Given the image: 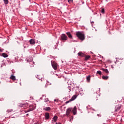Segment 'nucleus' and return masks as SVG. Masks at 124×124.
<instances>
[{
	"label": "nucleus",
	"mask_w": 124,
	"mask_h": 124,
	"mask_svg": "<svg viewBox=\"0 0 124 124\" xmlns=\"http://www.w3.org/2000/svg\"><path fill=\"white\" fill-rule=\"evenodd\" d=\"M67 39H68V37H67V36H66L65 34L62 33L61 35L60 40H61V41H66Z\"/></svg>",
	"instance_id": "obj_2"
},
{
	"label": "nucleus",
	"mask_w": 124,
	"mask_h": 124,
	"mask_svg": "<svg viewBox=\"0 0 124 124\" xmlns=\"http://www.w3.org/2000/svg\"><path fill=\"white\" fill-rule=\"evenodd\" d=\"M93 23H94V22H93V21L91 22V24Z\"/></svg>",
	"instance_id": "obj_36"
},
{
	"label": "nucleus",
	"mask_w": 124,
	"mask_h": 124,
	"mask_svg": "<svg viewBox=\"0 0 124 124\" xmlns=\"http://www.w3.org/2000/svg\"><path fill=\"white\" fill-rule=\"evenodd\" d=\"M4 2V4L6 5V4H8V0H3Z\"/></svg>",
	"instance_id": "obj_23"
},
{
	"label": "nucleus",
	"mask_w": 124,
	"mask_h": 124,
	"mask_svg": "<svg viewBox=\"0 0 124 124\" xmlns=\"http://www.w3.org/2000/svg\"><path fill=\"white\" fill-rule=\"evenodd\" d=\"M49 118H50V114H49L48 112H46L45 115V120H49Z\"/></svg>",
	"instance_id": "obj_9"
},
{
	"label": "nucleus",
	"mask_w": 124,
	"mask_h": 124,
	"mask_svg": "<svg viewBox=\"0 0 124 124\" xmlns=\"http://www.w3.org/2000/svg\"><path fill=\"white\" fill-rule=\"evenodd\" d=\"M57 120H58V116L55 115L53 118V121L56 123V122H57Z\"/></svg>",
	"instance_id": "obj_16"
},
{
	"label": "nucleus",
	"mask_w": 124,
	"mask_h": 124,
	"mask_svg": "<svg viewBox=\"0 0 124 124\" xmlns=\"http://www.w3.org/2000/svg\"><path fill=\"white\" fill-rule=\"evenodd\" d=\"M1 52H2V50L0 48V53H1Z\"/></svg>",
	"instance_id": "obj_33"
},
{
	"label": "nucleus",
	"mask_w": 124,
	"mask_h": 124,
	"mask_svg": "<svg viewBox=\"0 0 124 124\" xmlns=\"http://www.w3.org/2000/svg\"><path fill=\"white\" fill-rule=\"evenodd\" d=\"M34 110V108L32 106H30V108L27 109V110H24L25 113H28L29 112H31V111H33Z\"/></svg>",
	"instance_id": "obj_5"
},
{
	"label": "nucleus",
	"mask_w": 124,
	"mask_h": 124,
	"mask_svg": "<svg viewBox=\"0 0 124 124\" xmlns=\"http://www.w3.org/2000/svg\"><path fill=\"white\" fill-rule=\"evenodd\" d=\"M45 111H46V112H48L51 110V108L48 107H46L44 108L43 109Z\"/></svg>",
	"instance_id": "obj_13"
},
{
	"label": "nucleus",
	"mask_w": 124,
	"mask_h": 124,
	"mask_svg": "<svg viewBox=\"0 0 124 124\" xmlns=\"http://www.w3.org/2000/svg\"><path fill=\"white\" fill-rule=\"evenodd\" d=\"M23 47H24V48H28V47H29V46L26 44H24Z\"/></svg>",
	"instance_id": "obj_26"
},
{
	"label": "nucleus",
	"mask_w": 124,
	"mask_h": 124,
	"mask_svg": "<svg viewBox=\"0 0 124 124\" xmlns=\"http://www.w3.org/2000/svg\"><path fill=\"white\" fill-rule=\"evenodd\" d=\"M30 44H34V43H35V42H34L33 39H31L30 40Z\"/></svg>",
	"instance_id": "obj_19"
},
{
	"label": "nucleus",
	"mask_w": 124,
	"mask_h": 124,
	"mask_svg": "<svg viewBox=\"0 0 124 124\" xmlns=\"http://www.w3.org/2000/svg\"><path fill=\"white\" fill-rule=\"evenodd\" d=\"M99 92H100V88H99Z\"/></svg>",
	"instance_id": "obj_37"
},
{
	"label": "nucleus",
	"mask_w": 124,
	"mask_h": 124,
	"mask_svg": "<svg viewBox=\"0 0 124 124\" xmlns=\"http://www.w3.org/2000/svg\"><path fill=\"white\" fill-rule=\"evenodd\" d=\"M103 71H104L107 74H109V71L107 69H102Z\"/></svg>",
	"instance_id": "obj_18"
},
{
	"label": "nucleus",
	"mask_w": 124,
	"mask_h": 124,
	"mask_svg": "<svg viewBox=\"0 0 124 124\" xmlns=\"http://www.w3.org/2000/svg\"><path fill=\"white\" fill-rule=\"evenodd\" d=\"M51 65H52L53 68L55 70H57V69H58V63L57 62H54L53 61H51Z\"/></svg>",
	"instance_id": "obj_3"
},
{
	"label": "nucleus",
	"mask_w": 124,
	"mask_h": 124,
	"mask_svg": "<svg viewBox=\"0 0 124 124\" xmlns=\"http://www.w3.org/2000/svg\"><path fill=\"white\" fill-rule=\"evenodd\" d=\"M97 74H99V75H101L102 74V72L101 71H97L96 72Z\"/></svg>",
	"instance_id": "obj_24"
},
{
	"label": "nucleus",
	"mask_w": 124,
	"mask_h": 124,
	"mask_svg": "<svg viewBox=\"0 0 124 124\" xmlns=\"http://www.w3.org/2000/svg\"><path fill=\"white\" fill-rule=\"evenodd\" d=\"M86 80L88 83H90V81H91V76L89 75L86 77Z\"/></svg>",
	"instance_id": "obj_15"
},
{
	"label": "nucleus",
	"mask_w": 124,
	"mask_h": 124,
	"mask_svg": "<svg viewBox=\"0 0 124 124\" xmlns=\"http://www.w3.org/2000/svg\"><path fill=\"white\" fill-rule=\"evenodd\" d=\"M108 78H109V77H108V76H103L102 77V79H103L104 80H107V79H108Z\"/></svg>",
	"instance_id": "obj_21"
},
{
	"label": "nucleus",
	"mask_w": 124,
	"mask_h": 124,
	"mask_svg": "<svg viewBox=\"0 0 124 124\" xmlns=\"http://www.w3.org/2000/svg\"><path fill=\"white\" fill-rule=\"evenodd\" d=\"M78 57H84L85 56V54H84L83 52H78Z\"/></svg>",
	"instance_id": "obj_12"
},
{
	"label": "nucleus",
	"mask_w": 124,
	"mask_h": 124,
	"mask_svg": "<svg viewBox=\"0 0 124 124\" xmlns=\"http://www.w3.org/2000/svg\"><path fill=\"white\" fill-rule=\"evenodd\" d=\"M72 112L74 115H76L77 113V108H76V106H75L74 108L72 109Z\"/></svg>",
	"instance_id": "obj_8"
},
{
	"label": "nucleus",
	"mask_w": 124,
	"mask_h": 124,
	"mask_svg": "<svg viewBox=\"0 0 124 124\" xmlns=\"http://www.w3.org/2000/svg\"><path fill=\"white\" fill-rule=\"evenodd\" d=\"M36 78H37V79H39V80H41V78H40L39 77H36Z\"/></svg>",
	"instance_id": "obj_31"
},
{
	"label": "nucleus",
	"mask_w": 124,
	"mask_h": 124,
	"mask_svg": "<svg viewBox=\"0 0 124 124\" xmlns=\"http://www.w3.org/2000/svg\"><path fill=\"white\" fill-rule=\"evenodd\" d=\"M40 99H42V97H41L40 98Z\"/></svg>",
	"instance_id": "obj_39"
},
{
	"label": "nucleus",
	"mask_w": 124,
	"mask_h": 124,
	"mask_svg": "<svg viewBox=\"0 0 124 124\" xmlns=\"http://www.w3.org/2000/svg\"><path fill=\"white\" fill-rule=\"evenodd\" d=\"M47 85H51V83H50L49 81H47Z\"/></svg>",
	"instance_id": "obj_32"
},
{
	"label": "nucleus",
	"mask_w": 124,
	"mask_h": 124,
	"mask_svg": "<svg viewBox=\"0 0 124 124\" xmlns=\"http://www.w3.org/2000/svg\"><path fill=\"white\" fill-rule=\"evenodd\" d=\"M81 2H82V4H84V1H81Z\"/></svg>",
	"instance_id": "obj_35"
},
{
	"label": "nucleus",
	"mask_w": 124,
	"mask_h": 124,
	"mask_svg": "<svg viewBox=\"0 0 124 124\" xmlns=\"http://www.w3.org/2000/svg\"><path fill=\"white\" fill-rule=\"evenodd\" d=\"M43 96H45V95H44Z\"/></svg>",
	"instance_id": "obj_44"
},
{
	"label": "nucleus",
	"mask_w": 124,
	"mask_h": 124,
	"mask_svg": "<svg viewBox=\"0 0 124 124\" xmlns=\"http://www.w3.org/2000/svg\"><path fill=\"white\" fill-rule=\"evenodd\" d=\"M72 110V108H69L66 109V116H69V114H70V112H71Z\"/></svg>",
	"instance_id": "obj_7"
},
{
	"label": "nucleus",
	"mask_w": 124,
	"mask_h": 124,
	"mask_svg": "<svg viewBox=\"0 0 124 124\" xmlns=\"http://www.w3.org/2000/svg\"><path fill=\"white\" fill-rule=\"evenodd\" d=\"M0 124H1L0 123Z\"/></svg>",
	"instance_id": "obj_45"
},
{
	"label": "nucleus",
	"mask_w": 124,
	"mask_h": 124,
	"mask_svg": "<svg viewBox=\"0 0 124 124\" xmlns=\"http://www.w3.org/2000/svg\"><path fill=\"white\" fill-rule=\"evenodd\" d=\"M115 112H118L120 111V110L121 109V108H122V105L121 104L118 105L115 107Z\"/></svg>",
	"instance_id": "obj_6"
},
{
	"label": "nucleus",
	"mask_w": 124,
	"mask_h": 124,
	"mask_svg": "<svg viewBox=\"0 0 124 124\" xmlns=\"http://www.w3.org/2000/svg\"><path fill=\"white\" fill-rule=\"evenodd\" d=\"M4 65H5V63H2L1 64V66H0L1 68L3 66H4Z\"/></svg>",
	"instance_id": "obj_27"
},
{
	"label": "nucleus",
	"mask_w": 124,
	"mask_h": 124,
	"mask_svg": "<svg viewBox=\"0 0 124 124\" xmlns=\"http://www.w3.org/2000/svg\"><path fill=\"white\" fill-rule=\"evenodd\" d=\"M77 97V95H74L69 100V101H67L66 102V104H67V103H69V102H71V101H73V100H75Z\"/></svg>",
	"instance_id": "obj_4"
},
{
	"label": "nucleus",
	"mask_w": 124,
	"mask_h": 124,
	"mask_svg": "<svg viewBox=\"0 0 124 124\" xmlns=\"http://www.w3.org/2000/svg\"><path fill=\"white\" fill-rule=\"evenodd\" d=\"M12 112H13V109H8L6 111V113H7V114H8L9 115H10V114H11Z\"/></svg>",
	"instance_id": "obj_11"
},
{
	"label": "nucleus",
	"mask_w": 124,
	"mask_h": 124,
	"mask_svg": "<svg viewBox=\"0 0 124 124\" xmlns=\"http://www.w3.org/2000/svg\"><path fill=\"white\" fill-rule=\"evenodd\" d=\"M76 35L80 40L83 41V40H85V34L81 33V31H78L76 32Z\"/></svg>",
	"instance_id": "obj_1"
},
{
	"label": "nucleus",
	"mask_w": 124,
	"mask_h": 124,
	"mask_svg": "<svg viewBox=\"0 0 124 124\" xmlns=\"http://www.w3.org/2000/svg\"><path fill=\"white\" fill-rule=\"evenodd\" d=\"M30 2H31V0H29Z\"/></svg>",
	"instance_id": "obj_43"
},
{
	"label": "nucleus",
	"mask_w": 124,
	"mask_h": 124,
	"mask_svg": "<svg viewBox=\"0 0 124 124\" xmlns=\"http://www.w3.org/2000/svg\"><path fill=\"white\" fill-rule=\"evenodd\" d=\"M56 100H56V99H54V101H56Z\"/></svg>",
	"instance_id": "obj_40"
},
{
	"label": "nucleus",
	"mask_w": 124,
	"mask_h": 124,
	"mask_svg": "<svg viewBox=\"0 0 124 124\" xmlns=\"http://www.w3.org/2000/svg\"><path fill=\"white\" fill-rule=\"evenodd\" d=\"M85 61H88L91 58V56L90 55H85Z\"/></svg>",
	"instance_id": "obj_20"
},
{
	"label": "nucleus",
	"mask_w": 124,
	"mask_h": 124,
	"mask_svg": "<svg viewBox=\"0 0 124 124\" xmlns=\"http://www.w3.org/2000/svg\"><path fill=\"white\" fill-rule=\"evenodd\" d=\"M68 37L70 38V39H73V38L72 37V35L71 34V33L70 32H66Z\"/></svg>",
	"instance_id": "obj_10"
},
{
	"label": "nucleus",
	"mask_w": 124,
	"mask_h": 124,
	"mask_svg": "<svg viewBox=\"0 0 124 124\" xmlns=\"http://www.w3.org/2000/svg\"><path fill=\"white\" fill-rule=\"evenodd\" d=\"M49 101V99L47 98H45V102H48Z\"/></svg>",
	"instance_id": "obj_29"
},
{
	"label": "nucleus",
	"mask_w": 124,
	"mask_h": 124,
	"mask_svg": "<svg viewBox=\"0 0 124 124\" xmlns=\"http://www.w3.org/2000/svg\"><path fill=\"white\" fill-rule=\"evenodd\" d=\"M68 89L69 90L68 91L69 93H70V92H71V87H70V86H68Z\"/></svg>",
	"instance_id": "obj_28"
},
{
	"label": "nucleus",
	"mask_w": 124,
	"mask_h": 124,
	"mask_svg": "<svg viewBox=\"0 0 124 124\" xmlns=\"http://www.w3.org/2000/svg\"><path fill=\"white\" fill-rule=\"evenodd\" d=\"M2 56L3 57V58H7V57H8V55L5 53H2Z\"/></svg>",
	"instance_id": "obj_17"
},
{
	"label": "nucleus",
	"mask_w": 124,
	"mask_h": 124,
	"mask_svg": "<svg viewBox=\"0 0 124 124\" xmlns=\"http://www.w3.org/2000/svg\"><path fill=\"white\" fill-rule=\"evenodd\" d=\"M56 124H62L61 123H56Z\"/></svg>",
	"instance_id": "obj_34"
},
{
	"label": "nucleus",
	"mask_w": 124,
	"mask_h": 124,
	"mask_svg": "<svg viewBox=\"0 0 124 124\" xmlns=\"http://www.w3.org/2000/svg\"><path fill=\"white\" fill-rule=\"evenodd\" d=\"M4 62V61H2V62Z\"/></svg>",
	"instance_id": "obj_41"
},
{
	"label": "nucleus",
	"mask_w": 124,
	"mask_h": 124,
	"mask_svg": "<svg viewBox=\"0 0 124 124\" xmlns=\"http://www.w3.org/2000/svg\"><path fill=\"white\" fill-rule=\"evenodd\" d=\"M10 78L13 81H15V80H16V77H15V76L11 75Z\"/></svg>",
	"instance_id": "obj_14"
},
{
	"label": "nucleus",
	"mask_w": 124,
	"mask_h": 124,
	"mask_svg": "<svg viewBox=\"0 0 124 124\" xmlns=\"http://www.w3.org/2000/svg\"><path fill=\"white\" fill-rule=\"evenodd\" d=\"M68 2H69V3L71 4V3H73V0H68Z\"/></svg>",
	"instance_id": "obj_25"
},
{
	"label": "nucleus",
	"mask_w": 124,
	"mask_h": 124,
	"mask_svg": "<svg viewBox=\"0 0 124 124\" xmlns=\"http://www.w3.org/2000/svg\"><path fill=\"white\" fill-rule=\"evenodd\" d=\"M34 124H37V123H34Z\"/></svg>",
	"instance_id": "obj_42"
},
{
	"label": "nucleus",
	"mask_w": 124,
	"mask_h": 124,
	"mask_svg": "<svg viewBox=\"0 0 124 124\" xmlns=\"http://www.w3.org/2000/svg\"><path fill=\"white\" fill-rule=\"evenodd\" d=\"M26 115H27V116H29V114L28 113H27Z\"/></svg>",
	"instance_id": "obj_38"
},
{
	"label": "nucleus",
	"mask_w": 124,
	"mask_h": 124,
	"mask_svg": "<svg viewBox=\"0 0 124 124\" xmlns=\"http://www.w3.org/2000/svg\"><path fill=\"white\" fill-rule=\"evenodd\" d=\"M101 12L103 14H105V10L104 9V8L101 9Z\"/></svg>",
	"instance_id": "obj_22"
},
{
	"label": "nucleus",
	"mask_w": 124,
	"mask_h": 124,
	"mask_svg": "<svg viewBox=\"0 0 124 124\" xmlns=\"http://www.w3.org/2000/svg\"><path fill=\"white\" fill-rule=\"evenodd\" d=\"M23 105H25L24 104H20V105H19L20 107H23Z\"/></svg>",
	"instance_id": "obj_30"
}]
</instances>
